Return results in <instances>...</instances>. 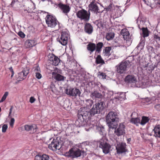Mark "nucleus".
<instances>
[{"label": "nucleus", "mask_w": 160, "mask_h": 160, "mask_svg": "<svg viewBox=\"0 0 160 160\" xmlns=\"http://www.w3.org/2000/svg\"><path fill=\"white\" fill-rule=\"evenodd\" d=\"M118 116L113 112H110L108 114L106 118V121L110 129L116 128L118 126L117 121L118 119Z\"/></svg>", "instance_id": "f257e3e1"}, {"label": "nucleus", "mask_w": 160, "mask_h": 160, "mask_svg": "<svg viewBox=\"0 0 160 160\" xmlns=\"http://www.w3.org/2000/svg\"><path fill=\"white\" fill-rule=\"evenodd\" d=\"M90 115V111L87 112L85 108H82L78 113V121L79 123H82L81 125H84L89 119Z\"/></svg>", "instance_id": "f03ea898"}, {"label": "nucleus", "mask_w": 160, "mask_h": 160, "mask_svg": "<svg viewBox=\"0 0 160 160\" xmlns=\"http://www.w3.org/2000/svg\"><path fill=\"white\" fill-rule=\"evenodd\" d=\"M104 108V103L101 100L98 102L94 105L90 110L91 116L97 114H99L102 112Z\"/></svg>", "instance_id": "7ed1b4c3"}, {"label": "nucleus", "mask_w": 160, "mask_h": 160, "mask_svg": "<svg viewBox=\"0 0 160 160\" xmlns=\"http://www.w3.org/2000/svg\"><path fill=\"white\" fill-rule=\"evenodd\" d=\"M45 20L46 23L48 27L55 28L57 25H58V28L57 30L59 28V22L54 17L51 15H47L46 17Z\"/></svg>", "instance_id": "20e7f679"}, {"label": "nucleus", "mask_w": 160, "mask_h": 160, "mask_svg": "<svg viewBox=\"0 0 160 160\" xmlns=\"http://www.w3.org/2000/svg\"><path fill=\"white\" fill-rule=\"evenodd\" d=\"M96 130L98 131L100 135L103 136L101 139L97 141V144L100 148L108 144L107 143V140L105 136L104 135L103 133L104 130V128L103 127H97Z\"/></svg>", "instance_id": "39448f33"}, {"label": "nucleus", "mask_w": 160, "mask_h": 160, "mask_svg": "<svg viewBox=\"0 0 160 160\" xmlns=\"http://www.w3.org/2000/svg\"><path fill=\"white\" fill-rule=\"evenodd\" d=\"M29 68L26 67L23 68L22 71L18 73L16 76L17 80L15 82L16 84L18 83V82L22 81L26 78L27 76L29 73Z\"/></svg>", "instance_id": "423d86ee"}, {"label": "nucleus", "mask_w": 160, "mask_h": 160, "mask_svg": "<svg viewBox=\"0 0 160 160\" xmlns=\"http://www.w3.org/2000/svg\"><path fill=\"white\" fill-rule=\"evenodd\" d=\"M129 64L130 62L128 61H122L119 63L116 66L117 72L120 74L125 73Z\"/></svg>", "instance_id": "0eeeda50"}, {"label": "nucleus", "mask_w": 160, "mask_h": 160, "mask_svg": "<svg viewBox=\"0 0 160 160\" xmlns=\"http://www.w3.org/2000/svg\"><path fill=\"white\" fill-rule=\"evenodd\" d=\"M77 15L78 18L85 21L89 20L90 16V13H88L87 11L84 9L78 11Z\"/></svg>", "instance_id": "6e6552de"}, {"label": "nucleus", "mask_w": 160, "mask_h": 160, "mask_svg": "<svg viewBox=\"0 0 160 160\" xmlns=\"http://www.w3.org/2000/svg\"><path fill=\"white\" fill-rule=\"evenodd\" d=\"M65 92L67 94L75 97L77 96L80 97L81 93L78 89L72 88L66 89L65 90Z\"/></svg>", "instance_id": "1a4fd4ad"}, {"label": "nucleus", "mask_w": 160, "mask_h": 160, "mask_svg": "<svg viewBox=\"0 0 160 160\" xmlns=\"http://www.w3.org/2000/svg\"><path fill=\"white\" fill-rule=\"evenodd\" d=\"M125 143L122 142L117 144L116 146V149L117 153L121 154L125 153L128 152Z\"/></svg>", "instance_id": "9d476101"}, {"label": "nucleus", "mask_w": 160, "mask_h": 160, "mask_svg": "<svg viewBox=\"0 0 160 160\" xmlns=\"http://www.w3.org/2000/svg\"><path fill=\"white\" fill-rule=\"evenodd\" d=\"M81 154V151L79 149L74 150L73 148L71 149L68 152H66V156L74 158L80 157Z\"/></svg>", "instance_id": "9b49d317"}, {"label": "nucleus", "mask_w": 160, "mask_h": 160, "mask_svg": "<svg viewBox=\"0 0 160 160\" xmlns=\"http://www.w3.org/2000/svg\"><path fill=\"white\" fill-rule=\"evenodd\" d=\"M48 57L50 63L53 65L57 66L60 62L59 59L53 54H49Z\"/></svg>", "instance_id": "f8f14e48"}, {"label": "nucleus", "mask_w": 160, "mask_h": 160, "mask_svg": "<svg viewBox=\"0 0 160 160\" xmlns=\"http://www.w3.org/2000/svg\"><path fill=\"white\" fill-rule=\"evenodd\" d=\"M61 146L59 141L53 140L49 145V148L53 151H56L60 149Z\"/></svg>", "instance_id": "ddd939ff"}, {"label": "nucleus", "mask_w": 160, "mask_h": 160, "mask_svg": "<svg viewBox=\"0 0 160 160\" xmlns=\"http://www.w3.org/2000/svg\"><path fill=\"white\" fill-rule=\"evenodd\" d=\"M89 10L94 12L96 14L101 12L97 5V3L95 1L91 2L88 5Z\"/></svg>", "instance_id": "4468645a"}, {"label": "nucleus", "mask_w": 160, "mask_h": 160, "mask_svg": "<svg viewBox=\"0 0 160 160\" xmlns=\"http://www.w3.org/2000/svg\"><path fill=\"white\" fill-rule=\"evenodd\" d=\"M68 35L65 32H62L61 34L59 42L63 45H66L68 40Z\"/></svg>", "instance_id": "2eb2a0df"}, {"label": "nucleus", "mask_w": 160, "mask_h": 160, "mask_svg": "<svg viewBox=\"0 0 160 160\" xmlns=\"http://www.w3.org/2000/svg\"><path fill=\"white\" fill-rule=\"evenodd\" d=\"M125 126L123 123H120L117 129H115L114 132L118 136L123 135L125 133Z\"/></svg>", "instance_id": "dca6fc26"}, {"label": "nucleus", "mask_w": 160, "mask_h": 160, "mask_svg": "<svg viewBox=\"0 0 160 160\" xmlns=\"http://www.w3.org/2000/svg\"><path fill=\"white\" fill-rule=\"evenodd\" d=\"M58 7L62 12L63 13L67 14L70 10L71 8L69 5L60 3L58 4Z\"/></svg>", "instance_id": "f3484780"}, {"label": "nucleus", "mask_w": 160, "mask_h": 160, "mask_svg": "<svg viewBox=\"0 0 160 160\" xmlns=\"http://www.w3.org/2000/svg\"><path fill=\"white\" fill-rule=\"evenodd\" d=\"M25 130L31 133H34L36 132L37 127L35 124H32L30 125H25L24 126Z\"/></svg>", "instance_id": "a211bd4d"}, {"label": "nucleus", "mask_w": 160, "mask_h": 160, "mask_svg": "<svg viewBox=\"0 0 160 160\" xmlns=\"http://www.w3.org/2000/svg\"><path fill=\"white\" fill-rule=\"evenodd\" d=\"M32 72L33 74H35L36 77L38 79H39L42 77V75L41 74V71L40 68L38 66H36L33 67Z\"/></svg>", "instance_id": "6ab92c4d"}, {"label": "nucleus", "mask_w": 160, "mask_h": 160, "mask_svg": "<svg viewBox=\"0 0 160 160\" xmlns=\"http://www.w3.org/2000/svg\"><path fill=\"white\" fill-rule=\"evenodd\" d=\"M125 81L128 83H135L137 82L136 78L133 75H128L124 79Z\"/></svg>", "instance_id": "aec40b11"}, {"label": "nucleus", "mask_w": 160, "mask_h": 160, "mask_svg": "<svg viewBox=\"0 0 160 160\" xmlns=\"http://www.w3.org/2000/svg\"><path fill=\"white\" fill-rule=\"evenodd\" d=\"M37 44L36 40L35 39H28L25 42V46L26 48H29L35 46Z\"/></svg>", "instance_id": "412c9836"}, {"label": "nucleus", "mask_w": 160, "mask_h": 160, "mask_svg": "<svg viewBox=\"0 0 160 160\" xmlns=\"http://www.w3.org/2000/svg\"><path fill=\"white\" fill-rule=\"evenodd\" d=\"M153 131L154 132V136L155 137L160 138V125L156 124L155 126Z\"/></svg>", "instance_id": "4be33fe9"}, {"label": "nucleus", "mask_w": 160, "mask_h": 160, "mask_svg": "<svg viewBox=\"0 0 160 160\" xmlns=\"http://www.w3.org/2000/svg\"><path fill=\"white\" fill-rule=\"evenodd\" d=\"M49 156L46 154H43L42 155H37L34 158V160H49Z\"/></svg>", "instance_id": "5701e85b"}, {"label": "nucleus", "mask_w": 160, "mask_h": 160, "mask_svg": "<svg viewBox=\"0 0 160 160\" xmlns=\"http://www.w3.org/2000/svg\"><path fill=\"white\" fill-rule=\"evenodd\" d=\"M84 31L87 33L91 34L93 31V27L90 23H86L84 26Z\"/></svg>", "instance_id": "b1692460"}, {"label": "nucleus", "mask_w": 160, "mask_h": 160, "mask_svg": "<svg viewBox=\"0 0 160 160\" xmlns=\"http://www.w3.org/2000/svg\"><path fill=\"white\" fill-rule=\"evenodd\" d=\"M52 74L54 76V78L57 81H64L66 78V77L56 72H53Z\"/></svg>", "instance_id": "393cba45"}, {"label": "nucleus", "mask_w": 160, "mask_h": 160, "mask_svg": "<svg viewBox=\"0 0 160 160\" xmlns=\"http://www.w3.org/2000/svg\"><path fill=\"white\" fill-rule=\"evenodd\" d=\"M96 45L95 44L89 42L87 46V49L90 52V54L96 51Z\"/></svg>", "instance_id": "a878e982"}, {"label": "nucleus", "mask_w": 160, "mask_h": 160, "mask_svg": "<svg viewBox=\"0 0 160 160\" xmlns=\"http://www.w3.org/2000/svg\"><path fill=\"white\" fill-rule=\"evenodd\" d=\"M90 96L92 98H101L102 96L100 93L98 91L96 90L94 91L91 93Z\"/></svg>", "instance_id": "bb28decb"}, {"label": "nucleus", "mask_w": 160, "mask_h": 160, "mask_svg": "<svg viewBox=\"0 0 160 160\" xmlns=\"http://www.w3.org/2000/svg\"><path fill=\"white\" fill-rule=\"evenodd\" d=\"M121 34L123 36L124 39L127 40L129 38L130 33L127 29H122L121 31Z\"/></svg>", "instance_id": "cd10ccee"}, {"label": "nucleus", "mask_w": 160, "mask_h": 160, "mask_svg": "<svg viewBox=\"0 0 160 160\" xmlns=\"http://www.w3.org/2000/svg\"><path fill=\"white\" fill-rule=\"evenodd\" d=\"M96 53H100L102 50V48L103 46V44L102 42H99L96 44Z\"/></svg>", "instance_id": "c85d7f7f"}, {"label": "nucleus", "mask_w": 160, "mask_h": 160, "mask_svg": "<svg viewBox=\"0 0 160 160\" xmlns=\"http://www.w3.org/2000/svg\"><path fill=\"white\" fill-rule=\"evenodd\" d=\"M111 148L110 145L108 143L103 146V147L101 148L102 149L103 152L105 154L108 153L110 152V149Z\"/></svg>", "instance_id": "c756f323"}, {"label": "nucleus", "mask_w": 160, "mask_h": 160, "mask_svg": "<svg viewBox=\"0 0 160 160\" xmlns=\"http://www.w3.org/2000/svg\"><path fill=\"white\" fill-rule=\"evenodd\" d=\"M96 63L97 64H103L105 63L104 61L100 55H98L96 58Z\"/></svg>", "instance_id": "7c9ffc66"}, {"label": "nucleus", "mask_w": 160, "mask_h": 160, "mask_svg": "<svg viewBox=\"0 0 160 160\" xmlns=\"http://www.w3.org/2000/svg\"><path fill=\"white\" fill-rule=\"evenodd\" d=\"M140 119L139 118H132L130 120V122L137 125L140 124Z\"/></svg>", "instance_id": "2f4dec72"}, {"label": "nucleus", "mask_w": 160, "mask_h": 160, "mask_svg": "<svg viewBox=\"0 0 160 160\" xmlns=\"http://www.w3.org/2000/svg\"><path fill=\"white\" fill-rule=\"evenodd\" d=\"M114 35L115 34L113 32H108L106 34V39L108 41L112 40L114 38Z\"/></svg>", "instance_id": "473e14b6"}, {"label": "nucleus", "mask_w": 160, "mask_h": 160, "mask_svg": "<svg viewBox=\"0 0 160 160\" xmlns=\"http://www.w3.org/2000/svg\"><path fill=\"white\" fill-rule=\"evenodd\" d=\"M149 119L148 117L143 116L142 117L141 121H140V124L142 125H144L149 121Z\"/></svg>", "instance_id": "72a5a7b5"}, {"label": "nucleus", "mask_w": 160, "mask_h": 160, "mask_svg": "<svg viewBox=\"0 0 160 160\" xmlns=\"http://www.w3.org/2000/svg\"><path fill=\"white\" fill-rule=\"evenodd\" d=\"M125 98V95L123 92H121L118 94L117 96L115 97L114 98L116 99L122 100Z\"/></svg>", "instance_id": "f704fd0d"}, {"label": "nucleus", "mask_w": 160, "mask_h": 160, "mask_svg": "<svg viewBox=\"0 0 160 160\" xmlns=\"http://www.w3.org/2000/svg\"><path fill=\"white\" fill-rule=\"evenodd\" d=\"M142 32L143 37L145 38L149 36V32L147 28H142Z\"/></svg>", "instance_id": "c9c22d12"}, {"label": "nucleus", "mask_w": 160, "mask_h": 160, "mask_svg": "<svg viewBox=\"0 0 160 160\" xmlns=\"http://www.w3.org/2000/svg\"><path fill=\"white\" fill-rule=\"evenodd\" d=\"M111 50L110 47H106L103 50L104 53L105 55L109 56L110 55V51Z\"/></svg>", "instance_id": "e433bc0d"}, {"label": "nucleus", "mask_w": 160, "mask_h": 160, "mask_svg": "<svg viewBox=\"0 0 160 160\" xmlns=\"http://www.w3.org/2000/svg\"><path fill=\"white\" fill-rule=\"evenodd\" d=\"M93 103V101L91 99H88L86 100L85 104L87 107L91 106Z\"/></svg>", "instance_id": "4c0bfd02"}, {"label": "nucleus", "mask_w": 160, "mask_h": 160, "mask_svg": "<svg viewBox=\"0 0 160 160\" xmlns=\"http://www.w3.org/2000/svg\"><path fill=\"white\" fill-rule=\"evenodd\" d=\"M8 94V92H6L4 94V95L2 97L1 99L0 100V103H1L3 102L6 99L7 97Z\"/></svg>", "instance_id": "58836bf2"}, {"label": "nucleus", "mask_w": 160, "mask_h": 160, "mask_svg": "<svg viewBox=\"0 0 160 160\" xmlns=\"http://www.w3.org/2000/svg\"><path fill=\"white\" fill-rule=\"evenodd\" d=\"M18 35L22 38H24L25 37V35L24 33L22 31H20L18 32Z\"/></svg>", "instance_id": "ea45409f"}, {"label": "nucleus", "mask_w": 160, "mask_h": 160, "mask_svg": "<svg viewBox=\"0 0 160 160\" xmlns=\"http://www.w3.org/2000/svg\"><path fill=\"white\" fill-rule=\"evenodd\" d=\"M154 38L156 42H160V37L157 35L155 34L154 36Z\"/></svg>", "instance_id": "a19ab883"}, {"label": "nucleus", "mask_w": 160, "mask_h": 160, "mask_svg": "<svg viewBox=\"0 0 160 160\" xmlns=\"http://www.w3.org/2000/svg\"><path fill=\"white\" fill-rule=\"evenodd\" d=\"M8 128V126L6 124H4L2 127V132H6V131Z\"/></svg>", "instance_id": "79ce46f5"}, {"label": "nucleus", "mask_w": 160, "mask_h": 160, "mask_svg": "<svg viewBox=\"0 0 160 160\" xmlns=\"http://www.w3.org/2000/svg\"><path fill=\"white\" fill-rule=\"evenodd\" d=\"M98 75L102 76V78L103 79L106 78V75H105V73H104L100 72H99Z\"/></svg>", "instance_id": "37998d69"}, {"label": "nucleus", "mask_w": 160, "mask_h": 160, "mask_svg": "<svg viewBox=\"0 0 160 160\" xmlns=\"http://www.w3.org/2000/svg\"><path fill=\"white\" fill-rule=\"evenodd\" d=\"M36 100L35 98L33 97H31L29 99V102L31 103H33Z\"/></svg>", "instance_id": "c03bdc74"}, {"label": "nucleus", "mask_w": 160, "mask_h": 160, "mask_svg": "<svg viewBox=\"0 0 160 160\" xmlns=\"http://www.w3.org/2000/svg\"><path fill=\"white\" fill-rule=\"evenodd\" d=\"M14 122L15 120L14 118H11V128H13Z\"/></svg>", "instance_id": "a18cd8bd"}, {"label": "nucleus", "mask_w": 160, "mask_h": 160, "mask_svg": "<svg viewBox=\"0 0 160 160\" xmlns=\"http://www.w3.org/2000/svg\"><path fill=\"white\" fill-rule=\"evenodd\" d=\"M22 0H12V2L11 4V5H12L15 2H20Z\"/></svg>", "instance_id": "49530a36"}, {"label": "nucleus", "mask_w": 160, "mask_h": 160, "mask_svg": "<svg viewBox=\"0 0 160 160\" xmlns=\"http://www.w3.org/2000/svg\"><path fill=\"white\" fill-rule=\"evenodd\" d=\"M112 5L111 4H110L108 7L106 8V10L108 11H110L112 8Z\"/></svg>", "instance_id": "de8ad7c7"}, {"label": "nucleus", "mask_w": 160, "mask_h": 160, "mask_svg": "<svg viewBox=\"0 0 160 160\" xmlns=\"http://www.w3.org/2000/svg\"><path fill=\"white\" fill-rule=\"evenodd\" d=\"M149 1V0H143V1L144 2L145 4L148 5H151V3Z\"/></svg>", "instance_id": "09e8293b"}, {"label": "nucleus", "mask_w": 160, "mask_h": 160, "mask_svg": "<svg viewBox=\"0 0 160 160\" xmlns=\"http://www.w3.org/2000/svg\"><path fill=\"white\" fill-rule=\"evenodd\" d=\"M11 72L12 73V75L11 76V77H12L13 75H14V71L12 69V68L11 67Z\"/></svg>", "instance_id": "8fccbe9b"}, {"label": "nucleus", "mask_w": 160, "mask_h": 160, "mask_svg": "<svg viewBox=\"0 0 160 160\" xmlns=\"http://www.w3.org/2000/svg\"><path fill=\"white\" fill-rule=\"evenodd\" d=\"M155 1L157 4L160 5V0H156Z\"/></svg>", "instance_id": "3c124183"}, {"label": "nucleus", "mask_w": 160, "mask_h": 160, "mask_svg": "<svg viewBox=\"0 0 160 160\" xmlns=\"http://www.w3.org/2000/svg\"><path fill=\"white\" fill-rule=\"evenodd\" d=\"M28 12L29 13H31L32 12V11H31V10H28Z\"/></svg>", "instance_id": "603ef678"}, {"label": "nucleus", "mask_w": 160, "mask_h": 160, "mask_svg": "<svg viewBox=\"0 0 160 160\" xmlns=\"http://www.w3.org/2000/svg\"><path fill=\"white\" fill-rule=\"evenodd\" d=\"M22 127H20L18 129L19 131H20V130H22Z\"/></svg>", "instance_id": "864d4df0"}, {"label": "nucleus", "mask_w": 160, "mask_h": 160, "mask_svg": "<svg viewBox=\"0 0 160 160\" xmlns=\"http://www.w3.org/2000/svg\"><path fill=\"white\" fill-rule=\"evenodd\" d=\"M8 116H10V112H9V113Z\"/></svg>", "instance_id": "5fc2aeb1"}, {"label": "nucleus", "mask_w": 160, "mask_h": 160, "mask_svg": "<svg viewBox=\"0 0 160 160\" xmlns=\"http://www.w3.org/2000/svg\"><path fill=\"white\" fill-rule=\"evenodd\" d=\"M11 109H12V108H11V109H10V110H11Z\"/></svg>", "instance_id": "6e6d98bb"}, {"label": "nucleus", "mask_w": 160, "mask_h": 160, "mask_svg": "<svg viewBox=\"0 0 160 160\" xmlns=\"http://www.w3.org/2000/svg\"><path fill=\"white\" fill-rule=\"evenodd\" d=\"M130 0H128V1H129V2L130 1Z\"/></svg>", "instance_id": "4d7b16f0"}]
</instances>
